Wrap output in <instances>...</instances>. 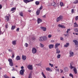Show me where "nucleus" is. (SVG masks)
<instances>
[{
	"mask_svg": "<svg viewBox=\"0 0 78 78\" xmlns=\"http://www.w3.org/2000/svg\"><path fill=\"white\" fill-rule=\"evenodd\" d=\"M63 19V16L62 15H60L58 17H57L56 18V22H59V21H62Z\"/></svg>",
	"mask_w": 78,
	"mask_h": 78,
	"instance_id": "nucleus-1",
	"label": "nucleus"
},
{
	"mask_svg": "<svg viewBox=\"0 0 78 78\" xmlns=\"http://www.w3.org/2000/svg\"><path fill=\"white\" fill-rule=\"evenodd\" d=\"M8 61L9 62V65L11 67L13 66V63L12 62V60L11 58H9L8 59Z\"/></svg>",
	"mask_w": 78,
	"mask_h": 78,
	"instance_id": "nucleus-2",
	"label": "nucleus"
},
{
	"mask_svg": "<svg viewBox=\"0 0 78 78\" xmlns=\"http://www.w3.org/2000/svg\"><path fill=\"white\" fill-rule=\"evenodd\" d=\"M27 67L29 70H32L33 69V66L32 65H29L27 66Z\"/></svg>",
	"mask_w": 78,
	"mask_h": 78,
	"instance_id": "nucleus-3",
	"label": "nucleus"
},
{
	"mask_svg": "<svg viewBox=\"0 0 78 78\" xmlns=\"http://www.w3.org/2000/svg\"><path fill=\"white\" fill-rule=\"evenodd\" d=\"M37 51V50L36 49L34 48H33L32 49V53L33 54H35V53H36Z\"/></svg>",
	"mask_w": 78,
	"mask_h": 78,
	"instance_id": "nucleus-4",
	"label": "nucleus"
},
{
	"mask_svg": "<svg viewBox=\"0 0 78 78\" xmlns=\"http://www.w3.org/2000/svg\"><path fill=\"white\" fill-rule=\"evenodd\" d=\"M24 72H25V70L24 69H21L20 70V73L21 75H23L24 74Z\"/></svg>",
	"mask_w": 78,
	"mask_h": 78,
	"instance_id": "nucleus-5",
	"label": "nucleus"
},
{
	"mask_svg": "<svg viewBox=\"0 0 78 78\" xmlns=\"http://www.w3.org/2000/svg\"><path fill=\"white\" fill-rule=\"evenodd\" d=\"M37 23L38 24H39L40 23H41V22H42V20L40 18H38L37 20Z\"/></svg>",
	"mask_w": 78,
	"mask_h": 78,
	"instance_id": "nucleus-6",
	"label": "nucleus"
},
{
	"mask_svg": "<svg viewBox=\"0 0 78 78\" xmlns=\"http://www.w3.org/2000/svg\"><path fill=\"white\" fill-rule=\"evenodd\" d=\"M9 17H11V15H9V16H5V18L6 19V20H7V22H8L9 20Z\"/></svg>",
	"mask_w": 78,
	"mask_h": 78,
	"instance_id": "nucleus-7",
	"label": "nucleus"
},
{
	"mask_svg": "<svg viewBox=\"0 0 78 78\" xmlns=\"http://www.w3.org/2000/svg\"><path fill=\"white\" fill-rule=\"evenodd\" d=\"M41 29L43 30V31H46V30H47V28L45 27H40Z\"/></svg>",
	"mask_w": 78,
	"mask_h": 78,
	"instance_id": "nucleus-8",
	"label": "nucleus"
},
{
	"mask_svg": "<svg viewBox=\"0 0 78 78\" xmlns=\"http://www.w3.org/2000/svg\"><path fill=\"white\" fill-rule=\"evenodd\" d=\"M58 27H60V28H65L66 27L64 25H61L60 24H58Z\"/></svg>",
	"mask_w": 78,
	"mask_h": 78,
	"instance_id": "nucleus-9",
	"label": "nucleus"
},
{
	"mask_svg": "<svg viewBox=\"0 0 78 78\" xmlns=\"http://www.w3.org/2000/svg\"><path fill=\"white\" fill-rule=\"evenodd\" d=\"M60 45V43H57L55 44V48H58V46Z\"/></svg>",
	"mask_w": 78,
	"mask_h": 78,
	"instance_id": "nucleus-10",
	"label": "nucleus"
},
{
	"mask_svg": "<svg viewBox=\"0 0 78 78\" xmlns=\"http://www.w3.org/2000/svg\"><path fill=\"white\" fill-rule=\"evenodd\" d=\"M73 65V62H71L70 63V69H73V66H72Z\"/></svg>",
	"mask_w": 78,
	"mask_h": 78,
	"instance_id": "nucleus-11",
	"label": "nucleus"
},
{
	"mask_svg": "<svg viewBox=\"0 0 78 78\" xmlns=\"http://www.w3.org/2000/svg\"><path fill=\"white\" fill-rule=\"evenodd\" d=\"M16 60L18 61L19 60H20V56L18 55L16 57Z\"/></svg>",
	"mask_w": 78,
	"mask_h": 78,
	"instance_id": "nucleus-12",
	"label": "nucleus"
},
{
	"mask_svg": "<svg viewBox=\"0 0 78 78\" xmlns=\"http://www.w3.org/2000/svg\"><path fill=\"white\" fill-rule=\"evenodd\" d=\"M69 57H71V56H73V55H74V53L73 52H69Z\"/></svg>",
	"mask_w": 78,
	"mask_h": 78,
	"instance_id": "nucleus-13",
	"label": "nucleus"
},
{
	"mask_svg": "<svg viewBox=\"0 0 78 78\" xmlns=\"http://www.w3.org/2000/svg\"><path fill=\"white\" fill-rule=\"evenodd\" d=\"M22 59L23 60H25L27 59V57L24 55H23L22 56Z\"/></svg>",
	"mask_w": 78,
	"mask_h": 78,
	"instance_id": "nucleus-14",
	"label": "nucleus"
},
{
	"mask_svg": "<svg viewBox=\"0 0 78 78\" xmlns=\"http://www.w3.org/2000/svg\"><path fill=\"white\" fill-rule=\"evenodd\" d=\"M51 5L52 6H54V7H56V6H57V4L55 2H53L51 3Z\"/></svg>",
	"mask_w": 78,
	"mask_h": 78,
	"instance_id": "nucleus-15",
	"label": "nucleus"
},
{
	"mask_svg": "<svg viewBox=\"0 0 78 78\" xmlns=\"http://www.w3.org/2000/svg\"><path fill=\"white\" fill-rule=\"evenodd\" d=\"M64 70L65 72H68V71H69V68L67 67H66L64 69Z\"/></svg>",
	"mask_w": 78,
	"mask_h": 78,
	"instance_id": "nucleus-16",
	"label": "nucleus"
},
{
	"mask_svg": "<svg viewBox=\"0 0 78 78\" xmlns=\"http://www.w3.org/2000/svg\"><path fill=\"white\" fill-rule=\"evenodd\" d=\"M73 71L75 74H76V73H77V70H76V68H73Z\"/></svg>",
	"mask_w": 78,
	"mask_h": 78,
	"instance_id": "nucleus-17",
	"label": "nucleus"
},
{
	"mask_svg": "<svg viewBox=\"0 0 78 78\" xmlns=\"http://www.w3.org/2000/svg\"><path fill=\"white\" fill-rule=\"evenodd\" d=\"M73 42H74L75 43V45H78V42L76 40H74L73 41Z\"/></svg>",
	"mask_w": 78,
	"mask_h": 78,
	"instance_id": "nucleus-18",
	"label": "nucleus"
},
{
	"mask_svg": "<svg viewBox=\"0 0 78 78\" xmlns=\"http://www.w3.org/2000/svg\"><path fill=\"white\" fill-rule=\"evenodd\" d=\"M74 27H78V25L75 22L74 23Z\"/></svg>",
	"mask_w": 78,
	"mask_h": 78,
	"instance_id": "nucleus-19",
	"label": "nucleus"
},
{
	"mask_svg": "<svg viewBox=\"0 0 78 78\" xmlns=\"http://www.w3.org/2000/svg\"><path fill=\"white\" fill-rule=\"evenodd\" d=\"M43 41H46L47 40V37L45 36L43 37Z\"/></svg>",
	"mask_w": 78,
	"mask_h": 78,
	"instance_id": "nucleus-20",
	"label": "nucleus"
},
{
	"mask_svg": "<svg viewBox=\"0 0 78 78\" xmlns=\"http://www.w3.org/2000/svg\"><path fill=\"white\" fill-rule=\"evenodd\" d=\"M12 44L14 45H16V41H13L12 42Z\"/></svg>",
	"mask_w": 78,
	"mask_h": 78,
	"instance_id": "nucleus-21",
	"label": "nucleus"
},
{
	"mask_svg": "<svg viewBox=\"0 0 78 78\" xmlns=\"http://www.w3.org/2000/svg\"><path fill=\"white\" fill-rule=\"evenodd\" d=\"M56 53H58V54H59V53L60 52V50H59V49H58V48L56 49Z\"/></svg>",
	"mask_w": 78,
	"mask_h": 78,
	"instance_id": "nucleus-22",
	"label": "nucleus"
},
{
	"mask_svg": "<svg viewBox=\"0 0 78 78\" xmlns=\"http://www.w3.org/2000/svg\"><path fill=\"white\" fill-rule=\"evenodd\" d=\"M39 41H43V37H40L39 38Z\"/></svg>",
	"mask_w": 78,
	"mask_h": 78,
	"instance_id": "nucleus-23",
	"label": "nucleus"
},
{
	"mask_svg": "<svg viewBox=\"0 0 78 78\" xmlns=\"http://www.w3.org/2000/svg\"><path fill=\"white\" fill-rule=\"evenodd\" d=\"M23 2H24L25 3H29L30 1L28 0H23Z\"/></svg>",
	"mask_w": 78,
	"mask_h": 78,
	"instance_id": "nucleus-24",
	"label": "nucleus"
},
{
	"mask_svg": "<svg viewBox=\"0 0 78 78\" xmlns=\"http://www.w3.org/2000/svg\"><path fill=\"white\" fill-rule=\"evenodd\" d=\"M69 45V43H68L66 44V45H64V47H68Z\"/></svg>",
	"mask_w": 78,
	"mask_h": 78,
	"instance_id": "nucleus-25",
	"label": "nucleus"
},
{
	"mask_svg": "<svg viewBox=\"0 0 78 78\" xmlns=\"http://www.w3.org/2000/svg\"><path fill=\"white\" fill-rule=\"evenodd\" d=\"M40 13V10H38L36 12L37 15V16L39 15Z\"/></svg>",
	"mask_w": 78,
	"mask_h": 78,
	"instance_id": "nucleus-26",
	"label": "nucleus"
},
{
	"mask_svg": "<svg viewBox=\"0 0 78 78\" xmlns=\"http://www.w3.org/2000/svg\"><path fill=\"white\" fill-rule=\"evenodd\" d=\"M12 58H14V57H15V54H14V52H12Z\"/></svg>",
	"mask_w": 78,
	"mask_h": 78,
	"instance_id": "nucleus-27",
	"label": "nucleus"
},
{
	"mask_svg": "<svg viewBox=\"0 0 78 78\" xmlns=\"http://www.w3.org/2000/svg\"><path fill=\"white\" fill-rule=\"evenodd\" d=\"M49 48H53V44H50L49 46Z\"/></svg>",
	"mask_w": 78,
	"mask_h": 78,
	"instance_id": "nucleus-28",
	"label": "nucleus"
},
{
	"mask_svg": "<svg viewBox=\"0 0 78 78\" xmlns=\"http://www.w3.org/2000/svg\"><path fill=\"white\" fill-rule=\"evenodd\" d=\"M19 14L20 16H21V17H23V12H20Z\"/></svg>",
	"mask_w": 78,
	"mask_h": 78,
	"instance_id": "nucleus-29",
	"label": "nucleus"
},
{
	"mask_svg": "<svg viewBox=\"0 0 78 78\" xmlns=\"http://www.w3.org/2000/svg\"><path fill=\"white\" fill-rule=\"evenodd\" d=\"M74 31H75V32H76V33H78V29L77 28H75L74 29Z\"/></svg>",
	"mask_w": 78,
	"mask_h": 78,
	"instance_id": "nucleus-30",
	"label": "nucleus"
},
{
	"mask_svg": "<svg viewBox=\"0 0 78 78\" xmlns=\"http://www.w3.org/2000/svg\"><path fill=\"white\" fill-rule=\"evenodd\" d=\"M41 75L42 76H43V77H44V78H46V76H45V75H44V74L43 73V72H42L41 73Z\"/></svg>",
	"mask_w": 78,
	"mask_h": 78,
	"instance_id": "nucleus-31",
	"label": "nucleus"
},
{
	"mask_svg": "<svg viewBox=\"0 0 78 78\" xmlns=\"http://www.w3.org/2000/svg\"><path fill=\"white\" fill-rule=\"evenodd\" d=\"M15 28H16V26H12L11 30H14Z\"/></svg>",
	"mask_w": 78,
	"mask_h": 78,
	"instance_id": "nucleus-32",
	"label": "nucleus"
},
{
	"mask_svg": "<svg viewBox=\"0 0 78 78\" xmlns=\"http://www.w3.org/2000/svg\"><path fill=\"white\" fill-rule=\"evenodd\" d=\"M16 8H12L11 9V11H14V10H16Z\"/></svg>",
	"mask_w": 78,
	"mask_h": 78,
	"instance_id": "nucleus-33",
	"label": "nucleus"
},
{
	"mask_svg": "<svg viewBox=\"0 0 78 78\" xmlns=\"http://www.w3.org/2000/svg\"><path fill=\"white\" fill-rule=\"evenodd\" d=\"M60 5L61 6H64V3L62 2H60Z\"/></svg>",
	"mask_w": 78,
	"mask_h": 78,
	"instance_id": "nucleus-34",
	"label": "nucleus"
},
{
	"mask_svg": "<svg viewBox=\"0 0 78 78\" xmlns=\"http://www.w3.org/2000/svg\"><path fill=\"white\" fill-rule=\"evenodd\" d=\"M28 78H32V75H31V73H30L29 74Z\"/></svg>",
	"mask_w": 78,
	"mask_h": 78,
	"instance_id": "nucleus-35",
	"label": "nucleus"
},
{
	"mask_svg": "<svg viewBox=\"0 0 78 78\" xmlns=\"http://www.w3.org/2000/svg\"><path fill=\"white\" fill-rule=\"evenodd\" d=\"M39 1H36L35 2V4L36 5H38L39 4Z\"/></svg>",
	"mask_w": 78,
	"mask_h": 78,
	"instance_id": "nucleus-36",
	"label": "nucleus"
},
{
	"mask_svg": "<svg viewBox=\"0 0 78 78\" xmlns=\"http://www.w3.org/2000/svg\"><path fill=\"white\" fill-rule=\"evenodd\" d=\"M4 76L5 78H9V76H7V75H6V74L4 75Z\"/></svg>",
	"mask_w": 78,
	"mask_h": 78,
	"instance_id": "nucleus-37",
	"label": "nucleus"
},
{
	"mask_svg": "<svg viewBox=\"0 0 78 78\" xmlns=\"http://www.w3.org/2000/svg\"><path fill=\"white\" fill-rule=\"evenodd\" d=\"M52 37V35L51 34H49L48 35V38H51Z\"/></svg>",
	"mask_w": 78,
	"mask_h": 78,
	"instance_id": "nucleus-38",
	"label": "nucleus"
},
{
	"mask_svg": "<svg viewBox=\"0 0 78 78\" xmlns=\"http://www.w3.org/2000/svg\"><path fill=\"white\" fill-rule=\"evenodd\" d=\"M40 47H41V48H42L44 47V45L42 44V43H40Z\"/></svg>",
	"mask_w": 78,
	"mask_h": 78,
	"instance_id": "nucleus-39",
	"label": "nucleus"
},
{
	"mask_svg": "<svg viewBox=\"0 0 78 78\" xmlns=\"http://www.w3.org/2000/svg\"><path fill=\"white\" fill-rule=\"evenodd\" d=\"M78 3V0H76L75 2L73 3L74 4H76Z\"/></svg>",
	"mask_w": 78,
	"mask_h": 78,
	"instance_id": "nucleus-40",
	"label": "nucleus"
},
{
	"mask_svg": "<svg viewBox=\"0 0 78 78\" xmlns=\"http://www.w3.org/2000/svg\"><path fill=\"white\" fill-rule=\"evenodd\" d=\"M70 31V29H67V31H66L67 33H69V31Z\"/></svg>",
	"mask_w": 78,
	"mask_h": 78,
	"instance_id": "nucleus-41",
	"label": "nucleus"
},
{
	"mask_svg": "<svg viewBox=\"0 0 78 78\" xmlns=\"http://www.w3.org/2000/svg\"><path fill=\"white\" fill-rule=\"evenodd\" d=\"M57 57V58H61V55L60 54L58 55Z\"/></svg>",
	"mask_w": 78,
	"mask_h": 78,
	"instance_id": "nucleus-42",
	"label": "nucleus"
},
{
	"mask_svg": "<svg viewBox=\"0 0 78 78\" xmlns=\"http://www.w3.org/2000/svg\"><path fill=\"white\" fill-rule=\"evenodd\" d=\"M69 76H70L72 77V78H73V75L72 74H71V73H70L69 74Z\"/></svg>",
	"mask_w": 78,
	"mask_h": 78,
	"instance_id": "nucleus-43",
	"label": "nucleus"
},
{
	"mask_svg": "<svg viewBox=\"0 0 78 78\" xmlns=\"http://www.w3.org/2000/svg\"><path fill=\"white\" fill-rule=\"evenodd\" d=\"M50 68L47 67L46 68V70L47 71H50Z\"/></svg>",
	"mask_w": 78,
	"mask_h": 78,
	"instance_id": "nucleus-44",
	"label": "nucleus"
},
{
	"mask_svg": "<svg viewBox=\"0 0 78 78\" xmlns=\"http://www.w3.org/2000/svg\"><path fill=\"white\" fill-rule=\"evenodd\" d=\"M49 66H50L51 67H53V64H51V63H49Z\"/></svg>",
	"mask_w": 78,
	"mask_h": 78,
	"instance_id": "nucleus-45",
	"label": "nucleus"
},
{
	"mask_svg": "<svg viewBox=\"0 0 78 78\" xmlns=\"http://www.w3.org/2000/svg\"><path fill=\"white\" fill-rule=\"evenodd\" d=\"M25 45L26 47H28V44L27 43H25Z\"/></svg>",
	"mask_w": 78,
	"mask_h": 78,
	"instance_id": "nucleus-46",
	"label": "nucleus"
},
{
	"mask_svg": "<svg viewBox=\"0 0 78 78\" xmlns=\"http://www.w3.org/2000/svg\"><path fill=\"white\" fill-rule=\"evenodd\" d=\"M75 20H77L78 19V16H76V18H75Z\"/></svg>",
	"mask_w": 78,
	"mask_h": 78,
	"instance_id": "nucleus-47",
	"label": "nucleus"
},
{
	"mask_svg": "<svg viewBox=\"0 0 78 78\" xmlns=\"http://www.w3.org/2000/svg\"><path fill=\"white\" fill-rule=\"evenodd\" d=\"M3 34V33L2 31L0 30V35H1V34Z\"/></svg>",
	"mask_w": 78,
	"mask_h": 78,
	"instance_id": "nucleus-48",
	"label": "nucleus"
},
{
	"mask_svg": "<svg viewBox=\"0 0 78 78\" xmlns=\"http://www.w3.org/2000/svg\"><path fill=\"white\" fill-rule=\"evenodd\" d=\"M42 17L43 18H46V15H44L42 16Z\"/></svg>",
	"mask_w": 78,
	"mask_h": 78,
	"instance_id": "nucleus-49",
	"label": "nucleus"
},
{
	"mask_svg": "<svg viewBox=\"0 0 78 78\" xmlns=\"http://www.w3.org/2000/svg\"><path fill=\"white\" fill-rule=\"evenodd\" d=\"M60 73H63V70L62 69H60Z\"/></svg>",
	"mask_w": 78,
	"mask_h": 78,
	"instance_id": "nucleus-50",
	"label": "nucleus"
},
{
	"mask_svg": "<svg viewBox=\"0 0 78 78\" xmlns=\"http://www.w3.org/2000/svg\"><path fill=\"white\" fill-rule=\"evenodd\" d=\"M74 12V9H72V13L73 14Z\"/></svg>",
	"mask_w": 78,
	"mask_h": 78,
	"instance_id": "nucleus-51",
	"label": "nucleus"
},
{
	"mask_svg": "<svg viewBox=\"0 0 78 78\" xmlns=\"http://www.w3.org/2000/svg\"><path fill=\"white\" fill-rule=\"evenodd\" d=\"M32 40H34V41L36 40V38H34V37H33L32 38Z\"/></svg>",
	"mask_w": 78,
	"mask_h": 78,
	"instance_id": "nucleus-52",
	"label": "nucleus"
},
{
	"mask_svg": "<svg viewBox=\"0 0 78 78\" xmlns=\"http://www.w3.org/2000/svg\"><path fill=\"white\" fill-rule=\"evenodd\" d=\"M43 8V6H41V7L39 9L41 10V9H42Z\"/></svg>",
	"mask_w": 78,
	"mask_h": 78,
	"instance_id": "nucleus-53",
	"label": "nucleus"
},
{
	"mask_svg": "<svg viewBox=\"0 0 78 78\" xmlns=\"http://www.w3.org/2000/svg\"><path fill=\"white\" fill-rule=\"evenodd\" d=\"M19 30H20L19 28H18L17 29L16 31H19Z\"/></svg>",
	"mask_w": 78,
	"mask_h": 78,
	"instance_id": "nucleus-54",
	"label": "nucleus"
},
{
	"mask_svg": "<svg viewBox=\"0 0 78 78\" xmlns=\"http://www.w3.org/2000/svg\"><path fill=\"white\" fill-rule=\"evenodd\" d=\"M8 51H9V52H12V50H11V49H9L8 50Z\"/></svg>",
	"mask_w": 78,
	"mask_h": 78,
	"instance_id": "nucleus-55",
	"label": "nucleus"
},
{
	"mask_svg": "<svg viewBox=\"0 0 78 78\" xmlns=\"http://www.w3.org/2000/svg\"><path fill=\"white\" fill-rule=\"evenodd\" d=\"M2 5L0 4V9H2Z\"/></svg>",
	"mask_w": 78,
	"mask_h": 78,
	"instance_id": "nucleus-56",
	"label": "nucleus"
},
{
	"mask_svg": "<svg viewBox=\"0 0 78 78\" xmlns=\"http://www.w3.org/2000/svg\"><path fill=\"white\" fill-rule=\"evenodd\" d=\"M8 24H6L5 25V27L6 28H8Z\"/></svg>",
	"mask_w": 78,
	"mask_h": 78,
	"instance_id": "nucleus-57",
	"label": "nucleus"
},
{
	"mask_svg": "<svg viewBox=\"0 0 78 78\" xmlns=\"http://www.w3.org/2000/svg\"><path fill=\"white\" fill-rule=\"evenodd\" d=\"M56 70L57 72H59V70L58 69H56Z\"/></svg>",
	"mask_w": 78,
	"mask_h": 78,
	"instance_id": "nucleus-58",
	"label": "nucleus"
},
{
	"mask_svg": "<svg viewBox=\"0 0 78 78\" xmlns=\"http://www.w3.org/2000/svg\"><path fill=\"white\" fill-rule=\"evenodd\" d=\"M49 72H52V69H51L50 68L49 69Z\"/></svg>",
	"mask_w": 78,
	"mask_h": 78,
	"instance_id": "nucleus-59",
	"label": "nucleus"
},
{
	"mask_svg": "<svg viewBox=\"0 0 78 78\" xmlns=\"http://www.w3.org/2000/svg\"><path fill=\"white\" fill-rule=\"evenodd\" d=\"M37 65V66H41V64L39 63Z\"/></svg>",
	"mask_w": 78,
	"mask_h": 78,
	"instance_id": "nucleus-60",
	"label": "nucleus"
},
{
	"mask_svg": "<svg viewBox=\"0 0 78 78\" xmlns=\"http://www.w3.org/2000/svg\"><path fill=\"white\" fill-rule=\"evenodd\" d=\"M13 69H12V71H13V70H15V69H14V67L12 68Z\"/></svg>",
	"mask_w": 78,
	"mask_h": 78,
	"instance_id": "nucleus-61",
	"label": "nucleus"
},
{
	"mask_svg": "<svg viewBox=\"0 0 78 78\" xmlns=\"http://www.w3.org/2000/svg\"><path fill=\"white\" fill-rule=\"evenodd\" d=\"M60 40L61 41H62V40H63V38L62 37H60Z\"/></svg>",
	"mask_w": 78,
	"mask_h": 78,
	"instance_id": "nucleus-62",
	"label": "nucleus"
},
{
	"mask_svg": "<svg viewBox=\"0 0 78 78\" xmlns=\"http://www.w3.org/2000/svg\"><path fill=\"white\" fill-rule=\"evenodd\" d=\"M23 68H24L23 66H22V67H21V69H23Z\"/></svg>",
	"mask_w": 78,
	"mask_h": 78,
	"instance_id": "nucleus-63",
	"label": "nucleus"
},
{
	"mask_svg": "<svg viewBox=\"0 0 78 78\" xmlns=\"http://www.w3.org/2000/svg\"><path fill=\"white\" fill-rule=\"evenodd\" d=\"M28 12H31V10H28Z\"/></svg>",
	"mask_w": 78,
	"mask_h": 78,
	"instance_id": "nucleus-64",
	"label": "nucleus"
}]
</instances>
